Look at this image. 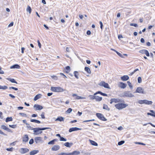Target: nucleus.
Wrapping results in <instances>:
<instances>
[{"label": "nucleus", "mask_w": 155, "mask_h": 155, "mask_svg": "<svg viewBox=\"0 0 155 155\" xmlns=\"http://www.w3.org/2000/svg\"><path fill=\"white\" fill-rule=\"evenodd\" d=\"M128 106V105L124 103H119L115 104V107L116 108L119 110H121L125 108Z\"/></svg>", "instance_id": "obj_1"}, {"label": "nucleus", "mask_w": 155, "mask_h": 155, "mask_svg": "<svg viewBox=\"0 0 155 155\" xmlns=\"http://www.w3.org/2000/svg\"><path fill=\"white\" fill-rule=\"evenodd\" d=\"M97 117L99 119L103 121H106L107 119L104 117L103 114L100 113H97L96 114Z\"/></svg>", "instance_id": "obj_2"}, {"label": "nucleus", "mask_w": 155, "mask_h": 155, "mask_svg": "<svg viewBox=\"0 0 155 155\" xmlns=\"http://www.w3.org/2000/svg\"><path fill=\"white\" fill-rule=\"evenodd\" d=\"M51 90L52 91L56 92H62L65 90L62 88H51Z\"/></svg>", "instance_id": "obj_3"}, {"label": "nucleus", "mask_w": 155, "mask_h": 155, "mask_svg": "<svg viewBox=\"0 0 155 155\" xmlns=\"http://www.w3.org/2000/svg\"><path fill=\"white\" fill-rule=\"evenodd\" d=\"M34 140L35 143L37 144L42 143L43 142L42 138L41 137H36Z\"/></svg>", "instance_id": "obj_4"}, {"label": "nucleus", "mask_w": 155, "mask_h": 155, "mask_svg": "<svg viewBox=\"0 0 155 155\" xmlns=\"http://www.w3.org/2000/svg\"><path fill=\"white\" fill-rule=\"evenodd\" d=\"M123 94V97H134V95L132 94L130 91H127L124 92Z\"/></svg>", "instance_id": "obj_5"}, {"label": "nucleus", "mask_w": 155, "mask_h": 155, "mask_svg": "<svg viewBox=\"0 0 155 155\" xmlns=\"http://www.w3.org/2000/svg\"><path fill=\"white\" fill-rule=\"evenodd\" d=\"M139 52L142 54H145L147 57L150 56L148 51L146 50L142 49L140 50L139 51Z\"/></svg>", "instance_id": "obj_6"}, {"label": "nucleus", "mask_w": 155, "mask_h": 155, "mask_svg": "<svg viewBox=\"0 0 155 155\" xmlns=\"http://www.w3.org/2000/svg\"><path fill=\"white\" fill-rule=\"evenodd\" d=\"M98 84L101 87H109V84L107 83H106L104 81H102L101 82Z\"/></svg>", "instance_id": "obj_7"}, {"label": "nucleus", "mask_w": 155, "mask_h": 155, "mask_svg": "<svg viewBox=\"0 0 155 155\" xmlns=\"http://www.w3.org/2000/svg\"><path fill=\"white\" fill-rule=\"evenodd\" d=\"M38 128H34L32 129V130H33V132H34V134L36 135H38L39 134H41L42 133V131H39L40 130H38L37 129Z\"/></svg>", "instance_id": "obj_8"}, {"label": "nucleus", "mask_w": 155, "mask_h": 155, "mask_svg": "<svg viewBox=\"0 0 155 155\" xmlns=\"http://www.w3.org/2000/svg\"><path fill=\"white\" fill-rule=\"evenodd\" d=\"M134 93H138L140 94L145 93V92L142 88H137L136 91Z\"/></svg>", "instance_id": "obj_9"}, {"label": "nucleus", "mask_w": 155, "mask_h": 155, "mask_svg": "<svg viewBox=\"0 0 155 155\" xmlns=\"http://www.w3.org/2000/svg\"><path fill=\"white\" fill-rule=\"evenodd\" d=\"M22 142H23L26 143L27 142L29 139L28 135L27 134H25L22 137Z\"/></svg>", "instance_id": "obj_10"}, {"label": "nucleus", "mask_w": 155, "mask_h": 155, "mask_svg": "<svg viewBox=\"0 0 155 155\" xmlns=\"http://www.w3.org/2000/svg\"><path fill=\"white\" fill-rule=\"evenodd\" d=\"M34 107L35 108L36 110H41L43 109L42 106L37 104H35L34 106Z\"/></svg>", "instance_id": "obj_11"}, {"label": "nucleus", "mask_w": 155, "mask_h": 155, "mask_svg": "<svg viewBox=\"0 0 155 155\" xmlns=\"http://www.w3.org/2000/svg\"><path fill=\"white\" fill-rule=\"evenodd\" d=\"M1 128L4 130H6L8 132L12 133V130L5 125H2L1 126Z\"/></svg>", "instance_id": "obj_12"}, {"label": "nucleus", "mask_w": 155, "mask_h": 155, "mask_svg": "<svg viewBox=\"0 0 155 155\" xmlns=\"http://www.w3.org/2000/svg\"><path fill=\"white\" fill-rule=\"evenodd\" d=\"M29 150L26 148H21L20 150V152L22 154H24L28 152Z\"/></svg>", "instance_id": "obj_13"}, {"label": "nucleus", "mask_w": 155, "mask_h": 155, "mask_svg": "<svg viewBox=\"0 0 155 155\" xmlns=\"http://www.w3.org/2000/svg\"><path fill=\"white\" fill-rule=\"evenodd\" d=\"M60 147L59 145H57L53 146L51 148V150L52 151H57L59 150Z\"/></svg>", "instance_id": "obj_14"}, {"label": "nucleus", "mask_w": 155, "mask_h": 155, "mask_svg": "<svg viewBox=\"0 0 155 155\" xmlns=\"http://www.w3.org/2000/svg\"><path fill=\"white\" fill-rule=\"evenodd\" d=\"M81 129L79 128L78 127H72V128H70L69 129V132H71L72 131L78 130H81Z\"/></svg>", "instance_id": "obj_15"}, {"label": "nucleus", "mask_w": 155, "mask_h": 155, "mask_svg": "<svg viewBox=\"0 0 155 155\" xmlns=\"http://www.w3.org/2000/svg\"><path fill=\"white\" fill-rule=\"evenodd\" d=\"M120 101V99H119L112 98L110 100V104L112 103L113 102H115L117 103Z\"/></svg>", "instance_id": "obj_16"}, {"label": "nucleus", "mask_w": 155, "mask_h": 155, "mask_svg": "<svg viewBox=\"0 0 155 155\" xmlns=\"http://www.w3.org/2000/svg\"><path fill=\"white\" fill-rule=\"evenodd\" d=\"M129 78L128 75H124L120 77V79L123 81H127Z\"/></svg>", "instance_id": "obj_17"}, {"label": "nucleus", "mask_w": 155, "mask_h": 155, "mask_svg": "<svg viewBox=\"0 0 155 155\" xmlns=\"http://www.w3.org/2000/svg\"><path fill=\"white\" fill-rule=\"evenodd\" d=\"M20 68V66L18 64H15L12 66H11L10 68L11 69H14V68H17V69H19Z\"/></svg>", "instance_id": "obj_18"}, {"label": "nucleus", "mask_w": 155, "mask_h": 155, "mask_svg": "<svg viewBox=\"0 0 155 155\" xmlns=\"http://www.w3.org/2000/svg\"><path fill=\"white\" fill-rule=\"evenodd\" d=\"M73 145L72 143L66 142L64 144V145L68 147H70Z\"/></svg>", "instance_id": "obj_19"}, {"label": "nucleus", "mask_w": 155, "mask_h": 155, "mask_svg": "<svg viewBox=\"0 0 155 155\" xmlns=\"http://www.w3.org/2000/svg\"><path fill=\"white\" fill-rule=\"evenodd\" d=\"M72 96L73 97H75V99H83V97L81 96H78L76 94H73L72 95Z\"/></svg>", "instance_id": "obj_20"}, {"label": "nucleus", "mask_w": 155, "mask_h": 155, "mask_svg": "<svg viewBox=\"0 0 155 155\" xmlns=\"http://www.w3.org/2000/svg\"><path fill=\"white\" fill-rule=\"evenodd\" d=\"M118 86L119 87H126L127 85L125 83L121 82L119 83Z\"/></svg>", "instance_id": "obj_21"}, {"label": "nucleus", "mask_w": 155, "mask_h": 155, "mask_svg": "<svg viewBox=\"0 0 155 155\" xmlns=\"http://www.w3.org/2000/svg\"><path fill=\"white\" fill-rule=\"evenodd\" d=\"M70 153V155H78L80 153V152L79 151L75 150L72 153Z\"/></svg>", "instance_id": "obj_22"}, {"label": "nucleus", "mask_w": 155, "mask_h": 155, "mask_svg": "<svg viewBox=\"0 0 155 155\" xmlns=\"http://www.w3.org/2000/svg\"><path fill=\"white\" fill-rule=\"evenodd\" d=\"M64 118L62 117H58L55 120V121H64Z\"/></svg>", "instance_id": "obj_23"}, {"label": "nucleus", "mask_w": 155, "mask_h": 155, "mask_svg": "<svg viewBox=\"0 0 155 155\" xmlns=\"http://www.w3.org/2000/svg\"><path fill=\"white\" fill-rule=\"evenodd\" d=\"M39 151L38 150H34L31 151L30 152V155H34L35 154L38 153Z\"/></svg>", "instance_id": "obj_24"}, {"label": "nucleus", "mask_w": 155, "mask_h": 155, "mask_svg": "<svg viewBox=\"0 0 155 155\" xmlns=\"http://www.w3.org/2000/svg\"><path fill=\"white\" fill-rule=\"evenodd\" d=\"M84 70L89 74H91V73L90 68L88 67H85L84 68Z\"/></svg>", "instance_id": "obj_25"}, {"label": "nucleus", "mask_w": 155, "mask_h": 155, "mask_svg": "<svg viewBox=\"0 0 155 155\" xmlns=\"http://www.w3.org/2000/svg\"><path fill=\"white\" fill-rule=\"evenodd\" d=\"M41 96V95L40 94H38L36 95L35 96V97L34 100L35 101L37 100L38 99L40 98Z\"/></svg>", "instance_id": "obj_26"}, {"label": "nucleus", "mask_w": 155, "mask_h": 155, "mask_svg": "<svg viewBox=\"0 0 155 155\" xmlns=\"http://www.w3.org/2000/svg\"><path fill=\"white\" fill-rule=\"evenodd\" d=\"M89 141L90 142V143H91V144L95 146H97L98 144L95 141L91 140H89Z\"/></svg>", "instance_id": "obj_27"}, {"label": "nucleus", "mask_w": 155, "mask_h": 155, "mask_svg": "<svg viewBox=\"0 0 155 155\" xmlns=\"http://www.w3.org/2000/svg\"><path fill=\"white\" fill-rule=\"evenodd\" d=\"M152 102L151 101H149L146 100H145L144 104L147 105H150L152 103Z\"/></svg>", "instance_id": "obj_28"}, {"label": "nucleus", "mask_w": 155, "mask_h": 155, "mask_svg": "<svg viewBox=\"0 0 155 155\" xmlns=\"http://www.w3.org/2000/svg\"><path fill=\"white\" fill-rule=\"evenodd\" d=\"M103 108L104 109L108 111H109L110 110V108L108 107L107 105L104 104L103 105Z\"/></svg>", "instance_id": "obj_29"}, {"label": "nucleus", "mask_w": 155, "mask_h": 155, "mask_svg": "<svg viewBox=\"0 0 155 155\" xmlns=\"http://www.w3.org/2000/svg\"><path fill=\"white\" fill-rule=\"evenodd\" d=\"M98 94H100L101 95L104 96H107V94H106L103 93L100 91H98L96 93H95L94 94V95H96Z\"/></svg>", "instance_id": "obj_30"}, {"label": "nucleus", "mask_w": 155, "mask_h": 155, "mask_svg": "<svg viewBox=\"0 0 155 155\" xmlns=\"http://www.w3.org/2000/svg\"><path fill=\"white\" fill-rule=\"evenodd\" d=\"M30 121L31 122H35L38 124H40L41 123V122L40 121L35 119H31Z\"/></svg>", "instance_id": "obj_31"}, {"label": "nucleus", "mask_w": 155, "mask_h": 155, "mask_svg": "<svg viewBox=\"0 0 155 155\" xmlns=\"http://www.w3.org/2000/svg\"><path fill=\"white\" fill-rule=\"evenodd\" d=\"M102 98L101 97H99L97 96H95V100L97 101H101L102 100Z\"/></svg>", "instance_id": "obj_32"}, {"label": "nucleus", "mask_w": 155, "mask_h": 155, "mask_svg": "<svg viewBox=\"0 0 155 155\" xmlns=\"http://www.w3.org/2000/svg\"><path fill=\"white\" fill-rule=\"evenodd\" d=\"M8 80L10 81L12 83H15L17 84V82L15 81V80L13 78H8Z\"/></svg>", "instance_id": "obj_33"}, {"label": "nucleus", "mask_w": 155, "mask_h": 155, "mask_svg": "<svg viewBox=\"0 0 155 155\" xmlns=\"http://www.w3.org/2000/svg\"><path fill=\"white\" fill-rule=\"evenodd\" d=\"M74 74L75 77L77 79L78 78V76L79 75V73L78 71H75L74 72Z\"/></svg>", "instance_id": "obj_34"}, {"label": "nucleus", "mask_w": 155, "mask_h": 155, "mask_svg": "<svg viewBox=\"0 0 155 155\" xmlns=\"http://www.w3.org/2000/svg\"><path fill=\"white\" fill-rule=\"evenodd\" d=\"M26 11L27 12H28L30 14L31 13V9L30 6L28 5L27 6Z\"/></svg>", "instance_id": "obj_35"}, {"label": "nucleus", "mask_w": 155, "mask_h": 155, "mask_svg": "<svg viewBox=\"0 0 155 155\" xmlns=\"http://www.w3.org/2000/svg\"><path fill=\"white\" fill-rule=\"evenodd\" d=\"M56 140H57V139H54V140L50 141L49 142H48V144H54V142H55Z\"/></svg>", "instance_id": "obj_36"}, {"label": "nucleus", "mask_w": 155, "mask_h": 155, "mask_svg": "<svg viewBox=\"0 0 155 155\" xmlns=\"http://www.w3.org/2000/svg\"><path fill=\"white\" fill-rule=\"evenodd\" d=\"M12 117H7L5 121L7 122L8 121H12Z\"/></svg>", "instance_id": "obj_37"}, {"label": "nucleus", "mask_w": 155, "mask_h": 155, "mask_svg": "<svg viewBox=\"0 0 155 155\" xmlns=\"http://www.w3.org/2000/svg\"><path fill=\"white\" fill-rule=\"evenodd\" d=\"M66 72L67 73H68L70 71V68L69 66H67L65 68Z\"/></svg>", "instance_id": "obj_38"}, {"label": "nucleus", "mask_w": 155, "mask_h": 155, "mask_svg": "<svg viewBox=\"0 0 155 155\" xmlns=\"http://www.w3.org/2000/svg\"><path fill=\"white\" fill-rule=\"evenodd\" d=\"M58 155H70V153H61L58 154Z\"/></svg>", "instance_id": "obj_39"}, {"label": "nucleus", "mask_w": 155, "mask_h": 155, "mask_svg": "<svg viewBox=\"0 0 155 155\" xmlns=\"http://www.w3.org/2000/svg\"><path fill=\"white\" fill-rule=\"evenodd\" d=\"M48 129H49V128H48V127H43V128L38 127L37 128V129H38V130H45Z\"/></svg>", "instance_id": "obj_40"}, {"label": "nucleus", "mask_w": 155, "mask_h": 155, "mask_svg": "<svg viewBox=\"0 0 155 155\" xmlns=\"http://www.w3.org/2000/svg\"><path fill=\"white\" fill-rule=\"evenodd\" d=\"M145 100H139L137 102L138 103L140 104H144Z\"/></svg>", "instance_id": "obj_41"}, {"label": "nucleus", "mask_w": 155, "mask_h": 155, "mask_svg": "<svg viewBox=\"0 0 155 155\" xmlns=\"http://www.w3.org/2000/svg\"><path fill=\"white\" fill-rule=\"evenodd\" d=\"M125 142L124 140H121L118 142V144L120 146L124 143Z\"/></svg>", "instance_id": "obj_42"}, {"label": "nucleus", "mask_w": 155, "mask_h": 155, "mask_svg": "<svg viewBox=\"0 0 155 155\" xmlns=\"http://www.w3.org/2000/svg\"><path fill=\"white\" fill-rule=\"evenodd\" d=\"M51 78L54 80H56L58 79V77L56 76H51Z\"/></svg>", "instance_id": "obj_43"}, {"label": "nucleus", "mask_w": 155, "mask_h": 155, "mask_svg": "<svg viewBox=\"0 0 155 155\" xmlns=\"http://www.w3.org/2000/svg\"><path fill=\"white\" fill-rule=\"evenodd\" d=\"M60 140L61 141H67V140L66 139L64 138V137H61L60 138Z\"/></svg>", "instance_id": "obj_44"}, {"label": "nucleus", "mask_w": 155, "mask_h": 155, "mask_svg": "<svg viewBox=\"0 0 155 155\" xmlns=\"http://www.w3.org/2000/svg\"><path fill=\"white\" fill-rule=\"evenodd\" d=\"M148 124H150L151 126H152V127H155V125H153V124L152 123H146V124H143V126H146V125H147Z\"/></svg>", "instance_id": "obj_45"}, {"label": "nucleus", "mask_w": 155, "mask_h": 155, "mask_svg": "<svg viewBox=\"0 0 155 155\" xmlns=\"http://www.w3.org/2000/svg\"><path fill=\"white\" fill-rule=\"evenodd\" d=\"M116 53L121 58H124L123 55L121 53L117 51H116Z\"/></svg>", "instance_id": "obj_46"}, {"label": "nucleus", "mask_w": 155, "mask_h": 155, "mask_svg": "<svg viewBox=\"0 0 155 155\" xmlns=\"http://www.w3.org/2000/svg\"><path fill=\"white\" fill-rule=\"evenodd\" d=\"M130 25L131 26H134L135 27H137L138 25L137 24L135 23H130Z\"/></svg>", "instance_id": "obj_47"}, {"label": "nucleus", "mask_w": 155, "mask_h": 155, "mask_svg": "<svg viewBox=\"0 0 155 155\" xmlns=\"http://www.w3.org/2000/svg\"><path fill=\"white\" fill-rule=\"evenodd\" d=\"M72 111V109L71 108H69L66 111V112L70 114Z\"/></svg>", "instance_id": "obj_48"}, {"label": "nucleus", "mask_w": 155, "mask_h": 155, "mask_svg": "<svg viewBox=\"0 0 155 155\" xmlns=\"http://www.w3.org/2000/svg\"><path fill=\"white\" fill-rule=\"evenodd\" d=\"M19 114L23 117H27V115L24 113H19Z\"/></svg>", "instance_id": "obj_49"}, {"label": "nucleus", "mask_w": 155, "mask_h": 155, "mask_svg": "<svg viewBox=\"0 0 155 155\" xmlns=\"http://www.w3.org/2000/svg\"><path fill=\"white\" fill-rule=\"evenodd\" d=\"M9 126L10 127H11L13 128H15L16 127V125H9Z\"/></svg>", "instance_id": "obj_50"}, {"label": "nucleus", "mask_w": 155, "mask_h": 155, "mask_svg": "<svg viewBox=\"0 0 155 155\" xmlns=\"http://www.w3.org/2000/svg\"><path fill=\"white\" fill-rule=\"evenodd\" d=\"M34 143V140L33 139H31L29 141V143L30 144H32Z\"/></svg>", "instance_id": "obj_51"}, {"label": "nucleus", "mask_w": 155, "mask_h": 155, "mask_svg": "<svg viewBox=\"0 0 155 155\" xmlns=\"http://www.w3.org/2000/svg\"><path fill=\"white\" fill-rule=\"evenodd\" d=\"M150 112H151L152 113V114L153 116H152L154 117L155 115V112L153 110H150Z\"/></svg>", "instance_id": "obj_52"}, {"label": "nucleus", "mask_w": 155, "mask_h": 155, "mask_svg": "<svg viewBox=\"0 0 155 155\" xmlns=\"http://www.w3.org/2000/svg\"><path fill=\"white\" fill-rule=\"evenodd\" d=\"M141 82V78L140 77H139L138 78V82L139 83H140Z\"/></svg>", "instance_id": "obj_53"}, {"label": "nucleus", "mask_w": 155, "mask_h": 155, "mask_svg": "<svg viewBox=\"0 0 155 155\" xmlns=\"http://www.w3.org/2000/svg\"><path fill=\"white\" fill-rule=\"evenodd\" d=\"M41 118L42 119H45V113L44 112H43L41 114Z\"/></svg>", "instance_id": "obj_54"}, {"label": "nucleus", "mask_w": 155, "mask_h": 155, "mask_svg": "<svg viewBox=\"0 0 155 155\" xmlns=\"http://www.w3.org/2000/svg\"><path fill=\"white\" fill-rule=\"evenodd\" d=\"M13 147H11L10 148H6V149L8 151H12L13 150Z\"/></svg>", "instance_id": "obj_55"}, {"label": "nucleus", "mask_w": 155, "mask_h": 155, "mask_svg": "<svg viewBox=\"0 0 155 155\" xmlns=\"http://www.w3.org/2000/svg\"><path fill=\"white\" fill-rule=\"evenodd\" d=\"M135 143L136 144H138L140 145H145V144L142 143L136 142Z\"/></svg>", "instance_id": "obj_56"}, {"label": "nucleus", "mask_w": 155, "mask_h": 155, "mask_svg": "<svg viewBox=\"0 0 155 155\" xmlns=\"http://www.w3.org/2000/svg\"><path fill=\"white\" fill-rule=\"evenodd\" d=\"M37 42L38 43V47L40 48H41V44L39 40H38Z\"/></svg>", "instance_id": "obj_57"}, {"label": "nucleus", "mask_w": 155, "mask_h": 155, "mask_svg": "<svg viewBox=\"0 0 155 155\" xmlns=\"http://www.w3.org/2000/svg\"><path fill=\"white\" fill-rule=\"evenodd\" d=\"M96 95H90V98L91 99H95Z\"/></svg>", "instance_id": "obj_58"}, {"label": "nucleus", "mask_w": 155, "mask_h": 155, "mask_svg": "<svg viewBox=\"0 0 155 155\" xmlns=\"http://www.w3.org/2000/svg\"><path fill=\"white\" fill-rule=\"evenodd\" d=\"M22 121L23 123L27 125H29V124L27 123L26 121L25 120H23Z\"/></svg>", "instance_id": "obj_59"}, {"label": "nucleus", "mask_w": 155, "mask_h": 155, "mask_svg": "<svg viewBox=\"0 0 155 155\" xmlns=\"http://www.w3.org/2000/svg\"><path fill=\"white\" fill-rule=\"evenodd\" d=\"M100 24V28L101 29L103 28V25L102 22L101 21H100L99 22Z\"/></svg>", "instance_id": "obj_60"}, {"label": "nucleus", "mask_w": 155, "mask_h": 155, "mask_svg": "<svg viewBox=\"0 0 155 155\" xmlns=\"http://www.w3.org/2000/svg\"><path fill=\"white\" fill-rule=\"evenodd\" d=\"M127 83L128 84V85L129 86V87H132V86L131 85V84L130 81H127Z\"/></svg>", "instance_id": "obj_61"}, {"label": "nucleus", "mask_w": 155, "mask_h": 155, "mask_svg": "<svg viewBox=\"0 0 155 155\" xmlns=\"http://www.w3.org/2000/svg\"><path fill=\"white\" fill-rule=\"evenodd\" d=\"M3 114L2 113L1 111H0V118L1 119H2L3 118Z\"/></svg>", "instance_id": "obj_62"}, {"label": "nucleus", "mask_w": 155, "mask_h": 155, "mask_svg": "<svg viewBox=\"0 0 155 155\" xmlns=\"http://www.w3.org/2000/svg\"><path fill=\"white\" fill-rule=\"evenodd\" d=\"M13 22H11L8 25V27H10L13 26Z\"/></svg>", "instance_id": "obj_63"}, {"label": "nucleus", "mask_w": 155, "mask_h": 155, "mask_svg": "<svg viewBox=\"0 0 155 155\" xmlns=\"http://www.w3.org/2000/svg\"><path fill=\"white\" fill-rule=\"evenodd\" d=\"M140 42L141 43H144L145 42V40L143 38H142L140 39Z\"/></svg>", "instance_id": "obj_64"}]
</instances>
